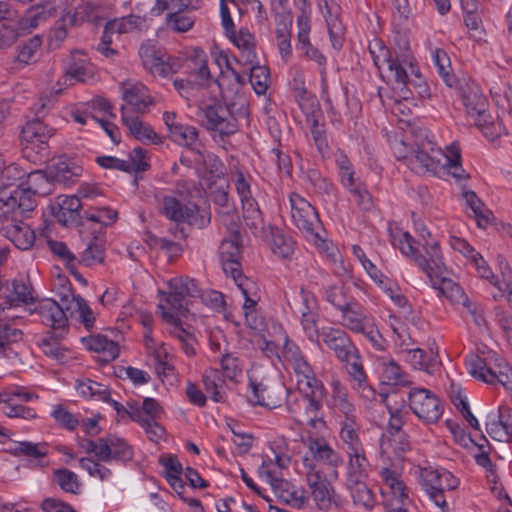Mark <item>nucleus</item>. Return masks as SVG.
<instances>
[{
    "mask_svg": "<svg viewBox=\"0 0 512 512\" xmlns=\"http://www.w3.org/2000/svg\"><path fill=\"white\" fill-rule=\"evenodd\" d=\"M298 47L301 51H303L307 59L317 64L321 76L322 89L325 91L328 88L326 56L317 47L313 46L311 42H306L305 44H302Z\"/></svg>",
    "mask_w": 512,
    "mask_h": 512,
    "instance_id": "57",
    "label": "nucleus"
},
{
    "mask_svg": "<svg viewBox=\"0 0 512 512\" xmlns=\"http://www.w3.org/2000/svg\"><path fill=\"white\" fill-rule=\"evenodd\" d=\"M432 58L443 82L450 88L457 87L458 80L455 75L451 73V63L448 54L444 50L437 48L433 52Z\"/></svg>",
    "mask_w": 512,
    "mask_h": 512,
    "instance_id": "53",
    "label": "nucleus"
},
{
    "mask_svg": "<svg viewBox=\"0 0 512 512\" xmlns=\"http://www.w3.org/2000/svg\"><path fill=\"white\" fill-rule=\"evenodd\" d=\"M249 67V82L256 94L263 95L269 87L270 72L266 66L259 65L258 60Z\"/></svg>",
    "mask_w": 512,
    "mask_h": 512,
    "instance_id": "54",
    "label": "nucleus"
},
{
    "mask_svg": "<svg viewBox=\"0 0 512 512\" xmlns=\"http://www.w3.org/2000/svg\"><path fill=\"white\" fill-rule=\"evenodd\" d=\"M158 308L162 310V318L170 325L169 334L179 341L183 352L187 356H193L195 354L194 343L196 341L194 335L182 326L181 320L173 312L165 311L161 304Z\"/></svg>",
    "mask_w": 512,
    "mask_h": 512,
    "instance_id": "27",
    "label": "nucleus"
},
{
    "mask_svg": "<svg viewBox=\"0 0 512 512\" xmlns=\"http://www.w3.org/2000/svg\"><path fill=\"white\" fill-rule=\"evenodd\" d=\"M468 373L475 379L488 384L500 383L507 390L512 387V368L502 359L497 363V369L487 364L479 355L471 353L465 358Z\"/></svg>",
    "mask_w": 512,
    "mask_h": 512,
    "instance_id": "10",
    "label": "nucleus"
},
{
    "mask_svg": "<svg viewBox=\"0 0 512 512\" xmlns=\"http://www.w3.org/2000/svg\"><path fill=\"white\" fill-rule=\"evenodd\" d=\"M292 18L289 15H281L276 24V39L282 58H288L292 53L291 48Z\"/></svg>",
    "mask_w": 512,
    "mask_h": 512,
    "instance_id": "46",
    "label": "nucleus"
},
{
    "mask_svg": "<svg viewBox=\"0 0 512 512\" xmlns=\"http://www.w3.org/2000/svg\"><path fill=\"white\" fill-rule=\"evenodd\" d=\"M396 393H392L386 396V407L390 414V419L387 425V430L384 433H397L404 432L402 426L405 423L404 416L408 414L407 411H403L405 408V400L402 399L400 403H397L395 398Z\"/></svg>",
    "mask_w": 512,
    "mask_h": 512,
    "instance_id": "41",
    "label": "nucleus"
},
{
    "mask_svg": "<svg viewBox=\"0 0 512 512\" xmlns=\"http://www.w3.org/2000/svg\"><path fill=\"white\" fill-rule=\"evenodd\" d=\"M207 54L201 48H194L184 63L187 83L202 87L208 84L211 74Z\"/></svg>",
    "mask_w": 512,
    "mask_h": 512,
    "instance_id": "22",
    "label": "nucleus"
},
{
    "mask_svg": "<svg viewBox=\"0 0 512 512\" xmlns=\"http://www.w3.org/2000/svg\"><path fill=\"white\" fill-rule=\"evenodd\" d=\"M463 197L465 199L466 205L473 212L477 226L479 228H486L489 224V216L491 212L485 208L483 202L474 191H464Z\"/></svg>",
    "mask_w": 512,
    "mask_h": 512,
    "instance_id": "55",
    "label": "nucleus"
},
{
    "mask_svg": "<svg viewBox=\"0 0 512 512\" xmlns=\"http://www.w3.org/2000/svg\"><path fill=\"white\" fill-rule=\"evenodd\" d=\"M42 45V39L38 35L18 47L16 60L23 64H30L36 60V54Z\"/></svg>",
    "mask_w": 512,
    "mask_h": 512,
    "instance_id": "64",
    "label": "nucleus"
},
{
    "mask_svg": "<svg viewBox=\"0 0 512 512\" xmlns=\"http://www.w3.org/2000/svg\"><path fill=\"white\" fill-rule=\"evenodd\" d=\"M56 9L51 1H45L37 5L31 6L25 15L18 17L22 29L29 32L31 29L38 27L41 23L46 22L48 19L55 15Z\"/></svg>",
    "mask_w": 512,
    "mask_h": 512,
    "instance_id": "34",
    "label": "nucleus"
},
{
    "mask_svg": "<svg viewBox=\"0 0 512 512\" xmlns=\"http://www.w3.org/2000/svg\"><path fill=\"white\" fill-rule=\"evenodd\" d=\"M405 360L415 369L432 373L436 364L435 359L428 356L426 352L420 348H412L404 351Z\"/></svg>",
    "mask_w": 512,
    "mask_h": 512,
    "instance_id": "61",
    "label": "nucleus"
},
{
    "mask_svg": "<svg viewBox=\"0 0 512 512\" xmlns=\"http://www.w3.org/2000/svg\"><path fill=\"white\" fill-rule=\"evenodd\" d=\"M172 141L179 145L186 146L197 154L201 155V143L199 141L198 130L194 126L180 124L169 135Z\"/></svg>",
    "mask_w": 512,
    "mask_h": 512,
    "instance_id": "43",
    "label": "nucleus"
},
{
    "mask_svg": "<svg viewBox=\"0 0 512 512\" xmlns=\"http://www.w3.org/2000/svg\"><path fill=\"white\" fill-rule=\"evenodd\" d=\"M2 297L5 301L1 304V309L11 308L20 304H30L34 301L33 289L29 281L24 279H14L12 289L2 291Z\"/></svg>",
    "mask_w": 512,
    "mask_h": 512,
    "instance_id": "30",
    "label": "nucleus"
},
{
    "mask_svg": "<svg viewBox=\"0 0 512 512\" xmlns=\"http://www.w3.org/2000/svg\"><path fill=\"white\" fill-rule=\"evenodd\" d=\"M331 389L330 407L341 412L345 416V420L355 419V406L349 398L345 385L339 380H333Z\"/></svg>",
    "mask_w": 512,
    "mask_h": 512,
    "instance_id": "37",
    "label": "nucleus"
},
{
    "mask_svg": "<svg viewBox=\"0 0 512 512\" xmlns=\"http://www.w3.org/2000/svg\"><path fill=\"white\" fill-rule=\"evenodd\" d=\"M170 293L166 301L170 308L178 315H185L188 312L187 298L201 297V289L196 281L189 277H176L168 282Z\"/></svg>",
    "mask_w": 512,
    "mask_h": 512,
    "instance_id": "17",
    "label": "nucleus"
},
{
    "mask_svg": "<svg viewBox=\"0 0 512 512\" xmlns=\"http://www.w3.org/2000/svg\"><path fill=\"white\" fill-rule=\"evenodd\" d=\"M121 91L123 100L137 113H146L154 104L148 88L140 82H123Z\"/></svg>",
    "mask_w": 512,
    "mask_h": 512,
    "instance_id": "23",
    "label": "nucleus"
},
{
    "mask_svg": "<svg viewBox=\"0 0 512 512\" xmlns=\"http://www.w3.org/2000/svg\"><path fill=\"white\" fill-rule=\"evenodd\" d=\"M64 290L69 296L70 317L77 315L84 327L91 330L95 324V316L88 303L81 296L74 295L70 286H64Z\"/></svg>",
    "mask_w": 512,
    "mask_h": 512,
    "instance_id": "38",
    "label": "nucleus"
},
{
    "mask_svg": "<svg viewBox=\"0 0 512 512\" xmlns=\"http://www.w3.org/2000/svg\"><path fill=\"white\" fill-rule=\"evenodd\" d=\"M323 342L341 362H349L359 354L349 335L341 329L327 328L322 332Z\"/></svg>",
    "mask_w": 512,
    "mask_h": 512,
    "instance_id": "21",
    "label": "nucleus"
},
{
    "mask_svg": "<svg viewBox=\"0 0 512 512\" xmlns=\"http://www.w3.org/2000/svg\"><path fill=\"white\" fill-rule=\"evenodd\" d=\"M82 167L76 165L65 156H59L52 160L48 166V176L52 181L71 185L82 175Z\"/></svg>",
    "mask_w": 512,
    "mask_h": 512,
    "instance_id": "26",
    "label": "nucleus"
},
{
    "mask_svg": "<svg viewBox=\"0 0 512 512\" xmlns=\"http://www.w3.org/2000/svg\"><path fill=\"white\" fill-rule=\"evenodd\" d=\"M226 37L239 49L240 58L237 60L242 64L256 63L257 53L255 38L246 28H241L238 32L235 28L231 32L225 33Z\"/></svg>",
    "mask_w": 512,
    "mask_h": 512,
    "instance_id": "29",
    "label": "nucleus"
},
{
    "mask_svg": "<svg viewBox=\"0 0 512 512\" xmlns=\"http://www.w3.org/2000/svg\"><path fill=\"white\" fill-rule=\"evenodd\" d=\"M441 167L448 168L449 173L459 181L470 178V175L466 173L461 165V149L455 143L447 147V152Z\"/></svg>",
    "mask_w": 512,
    "mask_h": 512,
    "instance_id": "48",
    "label": "nucleus"
},
{
    "mask_svg": "<svg viewBox=\"0 0 512 512\" xmlns=\"http://www.w3.org/2000/svg\"><path fill=\"white\" fill-rule=\"evenodd\" d=\"M225 99H227L225 97ZM249 114V103L244 94H236L225 104L218 101L201 108L200 117L203 126L221 136L235 134L238 129V119L246 118Z\"/></svg>",
    "mask_w": 512,
    "mask_h": 512,
    "instance_id": "1",
    "label": "nucleus"
},
{
    "mask_svg": "<svg viewBox=\"0 0 512 512\" xmlns=\"http://www.w3.org/2000/svg\"><path fill=\"white\" fill-rule=\"evenodd\" d=\"M70 301L68 292L63 289L60 294V301L45 298L37 302L34 312L37 313L41 322L53 329L56 339H61L68 327L70 317Z\"/></svg>",
    "mask_w": 512,
    "mask_h": 512,
    "instance_id": "7",
    "label": "nucleus"
},
{
    "mask_svg": "<svg viewBox=\"0 0 512 512\" xmlns=\"http://www.w3.org/2000/svg\"><path fill=\"white\" fill-rule=\"evenodd\" d=\"M70 301L68 292L63 289L60 294V301L45 298L37 302L34 312L37 313L41 322L53 329L56 339H61L68 327L70 317Z\"/></svg>",
    "mask_w": 512,
    "mask_h": 512,
    "instance_id": "6",
    "label": "nucleus"
},
{
    "mask_svg": "<svg viewBox=\"0 0 512 512\" xmlns=\"http://www.w3.org/2000/svg\"><path fill=\"white\" fill-rule=\"evenodd\" d=\"M349 462H348V470L350 479L349 482L354 481V479H361L366 476V471L368 467V461L365 456L364 448L353 450L348 452Z\"/></svg>",
    "mask_w": 512,
    "mask_h": 512,
    "instance_id": "60",
    "label": "nucleus"
},
{
    "mask_svg": "<svg viewBox=\"0 0 512 512\" xmlns=\"http://www.w3.org/2000/svg\"><path fill=\"white\" fill-rule=\"evenodd\" d=\"M249 390L247 398L252 405H260L270 409L279 405V397L267 385L250 380Z\"/></svg>",
    "mask_w": 512,
    "mask_h": 512,
    "instance_id": "40",
    "label": "nucleus"
},
{
    "mask_svg": "<svg viewBox=\"0 0 512 512\" xmlns=\"http://www.w3.org/2000/svg\"><path fill=\"white\" fill-rule=\"evenodd\" d=\"M202 381L206 392L215 402H223L225 400V391L223 390L225 381L221 372L215 368L205 370Z\"/></svg>",
    "mask_w": 512,
    "mask_h": 512,
    "instance_id": "44",
    "label": "nucleus"
},
{
    "mask_svg": "<svg viewBox=\"0 0 512 512\" xmlns=\"http://www.w3.org/2000/svg\"><path fill=\"white\" fill-rule=\"evenodd\" d=\"M462 102L468 115L474 120L485 116L489 102L477 85L471 84L462 91Z\"/></svg>",
    "mask_w": 512,
    "mask_h": 512,
    "instance_id": "33",
    "label": "nucleus"
},
{
    "mask_svg": "<svg viewBox=\"0 0 512 512\" xmlns=\"http://www.w3.org/2000/svg\"><path fill=\"white\" fill-rule=\"evenodd\" d=\"M410 410L423 422L433 424L439 421L444 412L441 400L426 388H413L408 393Z\"/></svg>",
    "mask_w": 512,
    "mask_h": 512,
    "instance_id": "13",
    "label": "nucleus"
},
{
    "mask_svg": "<svg viewBox=\"0 0 512 512\" xmlns=\"http://www.w3.org/2000/svg\"><path fill=\"white\" fill-rule=\"evenodd\" d=\"M26 179L7 196L1 195L3 207L17 209L20 213L32 211L36 206L35 195H46L50 178L48 173L35 170L26 174Z\"/></svg>",
    "mask_w": 512,
    "mask_h": 512,
    "instance_id": "3",
    "label": "nucleus"
},
{
    "mask_svg": "<svg viewBox=\"0 0 512 512\" xmlns=\"http://www.w3.org/2000/svg\"><path fill=\"white\" fill-rule=\"evenodd\" d=\"M295 373L298 391L304 393L301 400L306 407L307 414L315 415L321 408L324 387L316 379L315 373L307 359L298 360L292 365Z\"/></svg>",
    "mask_w": 512,
    "mask_h": 512,
    "instance_id": "5",
    "label": "nucleus"
},
{
    "mask_svg": "<svg viewBox=\"0 0 512 512\" xmlns=\"http://www.w3.org/2000/svg\"><path fill=\"white\" fill-rule=\"evenodd\" d=\"M349 488L354 504L362 506L366 510H371L375 503V497L372 491L361 481V479H354L350 482Z\"/></svg>",
    "mask_w": 512,
    "mask_h": 512,
    "instance_id": "56",
    "label": "nucleus"
},
{
    "mask_svg": "<svg viewBox=\"0 0 512 512\" xmlns=\"http://www.w3.org/2000/svg\"><path fill=\"white\" fill-rule=\"evenodd\" d=\"M324 296L326 301L339 312L355 299L345 285H328L324 288Z\"/></svg>",
    "mask_w": 512,
    "mask_h": 512,
    "instance_id": "50",
    "label": "nucleus"
},
{
    "mask_svg": "<svg viewBox=\"0 0 512 512\" xmlns=\"http://www.w3.org/2000/svg\"><path fill=\"white\" fill-rule=\"evenodd\" d=\"M22 330L14 327L9 322L0 321V358L9 357L12 353V345L22 341Z\"/></svg>",
    "mask_w": 512,
    "mask_h": 512,
    "instance_id": "47",
    "label": "nucleus"
},
{
    "mask_svg": "<svg viewBox=\"0 0 512 512\" xmlns=\"http://www.w3.org/2000/svg\"><path fill=\"white\" fill-rule=\"evenodd\" d=\"M345 363L347 372L352 381V389L366 401L375 400L377 393L376 390L368 383L367 374L364 370L360 354Z\"/></svg>",
    "mask_w": 512,
    "mask_h": 512,
    "instance_id": "24",
    "label": "nucleus"
},
{
    "mask_svg": "<svg viewBox=\"0 0 512 512\" xmlns=\"http://www.w3.org/2000/svg\"><path fill=\"white\" fill-rule=\"evenodd\" d=\"M369 52L375 66L381 69L383 65H386L390 77L396 83L403 85L406 91L410 90V86H416L415 82L409 79L406 69L400 66L391 50L381 40L375 39L370 43Z\"/></svg>",
    "mask_w": 512,
    "mask_h": 512,
    "instance_id": "16",
    "label": "nucleus"
},
{
    "mask_svg": "<svg viewBox=\"0 0 512 512\" xmlns=\"http://www.w3.org/2000/svg\"><path fill=\"white\" fill-rule=\"evenodd\" d=\"M93 238L86 244V248L76 259L80 264L93 266L104 261L105 254V235L100 231H93Z\"/></svg>",
    "mask_w": 512,
    "mask_h": 512,
    "instance_id": "36",
    "label": "nucleus"
},
{
    "mask_svg": "<svg viewBox=\"0 0 512 512\" xmlns=\"http://www.w3.org/2000/svg\"><path fill=\"white\" fill-rule=\"evenodd\" d=\"M54 132L53 128L48 127L39 119L28 121L20 133L23 156L34 163L47 159L49 156L48 141Z\"/></svg>",
    "mask_w": 512,
    "mask_h": 512,
    "instance_id": "4",
    "label": "nucleus"
},
{
    "mask_svg": "<svg viewBox=\"0 0 512 512\" xmlns=\"http://www.w3.org/2000/svg\"><path fill=\"white\" fill-rule=\"evenodd\" d=\"M243 218L246 225L254 234H258L264 229V219L256 200L242 204Z\"/></svg>",
    "mask_w": 512,
    "mask_h": 512,
    "instance_id": "59",
    "label": "nucleus"
},
{
    "mask_svg": "<svg viewBox=\"0 0 512 512\" xmlns=\"http://www.w3.org/2000/svg\"><path fill=\"white\" fill-rule=\"evenodd\" d=\"M270 464L271 460H264L262 462L258 469L260 477H264L275 493L278 494L279 498L283 499L286 503L297 508L303 507L308 502L305 491L296 489L290 490V483L281 476L276 475V473L270 469Z\"/></svg>",
    "mask_w": 512,
    "mask_h": 512,
    "instance_id": "18",
    "label": "nucleus"
},
{
    "mask_svg": "<svg viewBox=\"0 0 512 512\" xmlns=\"http://www.w3.org/2000/svg\"><path fill=\"white\" fill-rule=\"evenodd\" d=\"M142 64L153 76L167 78L178 71L179 63L150 41L139 48Z\"/></svg>",
    "mask_w": 512,
    "mask_h": 512,
    "instance_id": "14",
    "label": "nucleus"
},
{
    "mask_svg": "<svg viewBox=\"0 0 512 512\" xmlns=\"http://www.w3.org/2000/svg\"><path fill=\"white\" fill-rule=\"evenodd\" d=\"M391 243L413 261L426 273L431 279H443L446 274V267L443 263L441 251L437 242L423 244L428 258L419 253L415 248V239L407 231H391Z\"/></svg>",
    "mask_w": 512,
    "mask_h": 512,
    "instance_id": "2",
    "label": "nucleus"
},
{
    "mask_svg": "<svg viewBox=\"0 0 512 512\" xmlns=\"http://www.w3.org/2000/svg\"><path fill=\"white\" fill-rule=\"evenodd\" d=\"M401 67L410 66L413 69V56L410 50V42L406 34L397 32L393 37V51H391Z\"/></svg>",
    "mask_w": 512,
    "mask_h": 512,
    "instance_id": "51",
    "label": "nucleus"
},
{
    "mask_svg": "<svg viewBox=\"0 0 512 512\" xmlns=\"http://www.w3.org/2000/svg\"><path fill=\"white\" fill-rule=\"evenodd\" d=\"M239 289L245 298V302L243 305L244 314L246 317V321L249 323L251 327H255L253 322H250V317H253L254 308L260 300L259 288L257 284L251 279H242L239 284Z\"/></svg>",
    "mask_w": 512,
    "mask_h": 512,
    "instance_id": "45",
    "label": "nucleus"
},
{
    "mask_svg": "<svg viewBox=\"0 0 512 512\" xmlns=\"http://www.w3.org/2000/svg\"><path fill=\"white\" fill-rule=\"evenodd\" d=\"M159 212L177 225L187 223L201 229L210 222V217L200 213L196 204L183 206L176 197L170 195H165L159 199Z\"/></svg>",
    "mask_w": 512,
    "mask_h": 512,
    "instance_id": "11",
    "label": "nucleus"
},
{
    "mask_svg": "<svg viewBox=\"0 0 512 512\" xmlns=\"http://www.w3.org/2000/svg\"><path fill=\"white\" fill-rule=\"evenodd\" d=\"M82 342L88 350L98 353L100 361L105 364L115 360L120 352L116 342L101 334L83 337Z\"/></svg>",
    "mask_w": 512,
    "mask_h": 512,
    "instance_id": "31",
    "label": "nucleus"
},
{
    "mask_svg": "<svg viewBox=\"0 0 512 512\" xmlns=\"http://www.w3.org/2000/svg\"><path fill=\"white\" fill-rule=\"evenodd\" d=\"M145 23V18L142 16L130 14L125 17L115 18L107 22L108 31H114L116 34L131 33L136 30H141Z\"/></svg>",
    "mask_w": 512,
    "mask_h": 512,
    "instance_id": "49",
    "label": "nucleus"
},
{
    "mask_svg": "<svg viewBox=\"0 0 512 512\" xmlns=\"http://www.w3.org/2000/svg\"><path fill=\"white\" fill-rule=\"evenodd\" d=\"M84 217L86 220L99 225V229L94 231L102 232L103 227L110 226L116 222L118 213L109 207H101L84 210Z\"/></svg>",
    "mask_w": 512,
    "mask_h": 512,
    "instance_id": "58",
    "label": "nucleus"
},
{
    "mask_svg": "<svg viewBox=\"0 0 512 512\" xmlns=\"http://www.w3.org/2000/svg\"><path fill=\"white\" fill-rule=\"evenodd\" d=\"M123 124L128 128L131 135L142 142L158 143V135L151 126L142 122L137 116H130L125 105L120 108Z\"/></svg>",
    "mask_w": 512,
    "mask_h": 512,
    "instance_id": "35",
    "label": "nucleus"
},
{
    "mask_svg": "<svg viewBox=\"0 0 512 512\" xmlns=\"http://www.w3.org/2000/svg\"><path fill=\"white\" fill-rule=\"evenodd\" d=\"M77 390L84 397L101 401L110 400V390L108 386L90 379L79 382Z\"/></svg>",
    "mask_w": 512,
    "mask_h": 512,
    "instance_id": "62",
    "label": "nucleus"
},
{
    "mask_svg": "<svg viewBox=\"0 0 512 512\" xmlns=\"http://www.w3.org/2000/svg\"><path fill=\"white\" fill-rule=\"evenodd\" d=\"M307 447L311 454V458L304 457V460L316 463L319 468L321 464L326 465L332 469H335L341 464V458L339 454L334 451L327 441L323 438H309L307 441Z\"/></svg>",
    "mask_w": 512,
    "mask_h": 512,
    "instance_id": "25",
    "label": "nucleus"
},
{
    "mask_svg": "<svg viewBox=\"0 0 512 512\" xmlns=\"http://www.w3.org/2000/svg\"><path fill=\"white\" fill-rule=\"evenodd\" d=\"M340 324L344 328L359 333L369 328L371 323L370 317L366 313V309L356 299L350 302L344 309L340 311Z\"/></svg>",
    "mask_w": 512,
    "mask_h": 512,
    "instance_id": "28",
    "label": "nucleus"
},
{
    "mask_svg": "<svg viewBox=\"0 0 512 512\" xmlns=\"http://www.w3.org/2000/svg\"><path fill=\"white\" fill-rule=\"evenodd\" d=\"M24 213L6 208L0 213V232L19 250H29L35 243L34 231L22 221Z\"/></svg>",
    "mask_w": 512,
    "mask_h": 512,
    "instance_id": "9",
    "label": "nucleus"
},
{
    "mask_svg": "<svg viewBox=\"0 0 512 512\" xmlns=\"http://www.w3.org/2000/svg\"><path fill=\"white\" fill-rule=\"evenodd\" d=\"M379 445L381 454L388 458H402L411 449L409 436L405 432L383 433Z\"/></svg>",
    "mask_w": 512,
    "mask_h": 512,
    "instance_id": "32",
    "label": "nucleus"
},
{
    "mask_svg": "<svg viewBox=\"0 0 512 512\" xmlns=\"http://www.w3.org/2000/svg\"><path fill=\"white\" fill-rule=\"evenodd\" d=\"M446 153L441 149L435 148V144L430 140H423L411 147V162L416 169L423 172L436 173L442 166Z\"/></svg>",
    "mask_w": 512,
    "mask_h": 512,
    "instance_id": "19",
    "label": "nucleus"
},
{
    "mask_svg": "<svg viewBox=\"0 0 512 512\" xmlns=\"http://www.w3.org/2000/svg\"><path fill=\"white\" fill-rule=\"evenodd\" d=\"M439 294L445 296L453 303L462 304L470 308V303L463 289L450 279L444 277L441 279V285L438 288Z\"/></svg>",
    "mask_w": 512,
    "mask_h": 512,
    "instance_id": "63",
    "label": "nucleus"
},
{
    "mask_svg": "<svg viewBox=\"0 0 512 512\" xmlns=\"http://www.w3.org/2000/svg\"><path fill=\"white\" fill-rule=\"evenodd\" d=\"M67 70L75 82L87 83L95 78L94 66L81 53H74L72 55V62L67 67Z\"/></svg>",
    "mask_w": 512,
    "mask_h": 512,
    "instance_id": "42",
    "label": "nucleus"
},
{
    "mask_svg": "<svg viewBox=\"0 0 512 512\" xmlns=\"http://www.w3.org/2000/svg\"><path fill=\"white\" fill-rule=\"evenodd\" d=\"M25 33L26 31L22 29V24L19 18L5 19V21L0 23V49L10 47Z\"/></svg>",
    "mask_w": 512,
    "mask_h": 512,
    "instance_id": "52",
    "label": "nucleus"
},
{
    "mask_svg": "<svg viewBox=\"0 0 512 512\" xmlns=\"http://www.w3.org/2000/svg\"><path fill=\"white\" fill-rule=\"evenodd\" d=\"M421 484L429 498L444 511L447 507L444 492L456 489L459 480L445 469H424Z\"/></svg>",
    "mask_w": 512,
    "mask_h": 512,
    "instance_id": "12",
    "label": "nucleus"
},
{
    "mask_svg": "<svg viewBox=\"0 0 512 512\" xmlns=\"http://www.w3.org/2000/svg\"><path fill=\"white\" fill-rule=\"evenodd\" d=\"M303 465L306 469L307 484L316 505L321 510L329 509L332 503H336L332 484L316 463L304 460Z\"/></svg>",
    "mask_w": 512,
    "mask_h": 512,
    "instance_id": "15",
    "label": "nucleus"
},
{
    "mask_svg": "<svg viewBox=\"0 0 512 512\" xmlns=\"http://www.w3.org/2000/svg\"><path fill=\"white\" fill-rule=\"evenodd\" d=\"M83 203L77 195L64 196L57 198L56 205L52 207L53 215L63 226H72L82 224L84 217Z\"/></svg>",
    "mask_w": 512,
    "mask_h": 512,
    "instance_id": "20",
    "label": "nucleus"
},
{
    "mask_svg": "<svg viewBox=\"0 0 512 512\" xmlns=\"http://www.w3.org/2000/svg\"><path fill=\"white\" fill-rule=\"evenodd\" d=\"M291 217L293 223L303 231L316 245L327 248V242L321 238L322 224L316 209L302 196L290 195Z\"/></svg>",
    "mask_w": 512,
    "mask_h": 512,
    "instance_id": "8",
    "label": "nucleus"
},
{
    "mask_svg": "<svg viewBox=\"0 0 512 512\" xmlns=\"http://www.w3.org/2000/svg\"><path fill=\"white\" fill-rule=\"evenodd\" d=\"M381 382L390 386L407 387L412 384L409 376L394 360H383L379 363Z\"/></svg>",
    "mask_w": 512,
    "mask_h": 512,
    "instance_id": "39",
    "label": "nucleus"
}]
</instances>
